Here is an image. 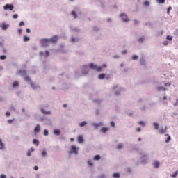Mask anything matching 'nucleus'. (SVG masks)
Instances as JSON below:
<instances>
[{
    "instance_id": "63",
    "label": "nucleus",
    "mask_w": 178,
    "mask_h": 178,
    "mask_svg": "<svg viewBox=\"0 0 178 178\" xmlns=\"http://www.w3.org/2000/svg\"><path fill=\"white\" fill-rule=\"evenodd\" d=\"M26 33H30V29L29 28L26 29Z\"/></svg>"
},
{
    "instance_id": "58",
    "label": "nucleus",
    "mask_w": 178,
    "mask_h": 178,
    "mask_svg": "<svg viewBox=\"0 0 178 178\" xmlns=\"http://www.w3.org/2000/svg\"><path fill=\"white\" fill-rule=\"evenodd\" d=\"M134 24H138V21L137 19L134 20Z\"/></svg>"
},
{
    "instance_id": "25",
    "label": "nucleus",
    "mask_w": 178,
    "mask_h": 178,
    "mask_svg": "<svg viewBox=\"0 0 178 178\" xmlns=\"http://www.w3.org/2000/svg\"><path fill=\"white\" fill-rule=\"evenodd\" d=\"M71 15H73L74 19H77V14L76 13V11H72V12L71 13Z\"/></svg>"
},
{
    "instance_id": "38",
    "label": "nucleus",
    "mask_w": 178,
    "mask_h": 178,
    "mask_svg": "<svg viewBox=\"0 0 178 178\" xmlns=\"http://www.w3.org/2000/svg\"><path fill=\"white\" fill-rule=\"evenodd\" d=\"M156 2L158 3H163L165 2V0H156Z\"/></svg>"
},
{
    "instance_id": "34",
    "label": "nucleus",
    "mask_w": 178,
    "mask_h": 178,
    "mask_svg": "<svg viewBox=\"0 0 178 178\" xmlns=\"http://www.w3.org/2000/svg\"><path fill=\"white\" fill-rule=\"evenodd\" d=\"M178 175V171H176L173 175H171V177L176 178Z\"/></svg>"
},
{
    "instance_id": "18",
    "label": "nucleus",
    "mask_w": 178,
    "mask_h": 178,
    "mask_svg": "<svg viewBox=\"0 0 178 178\" xmlns=\"http://www.w3.org/2000/svg\"><path fill=\"white\" fill-rule=\"evenodd\" d=\"M24 81H28L29 83H31V79H30V76H24Z\"/></svg>"
},
{
    "instance_id": "51",
    "label": "nucleus",
    "mask_w": 178,
    "mask_h": 178,
    "mask_svg": "<svg viewBox=\"0 0 178 178\" xmlns=\"http://www.w3.org/2000/svg\"><path fill=\"white\" fill-rule=\"evenodd\" d=\"M17 32L18 34H22V29H18Z\"/></svg>"
},
{
    "instance_id": "61",
    "label": "nucleus",
    "mask_w": 178,
    "mask_h": 178,
    "mask_svg": "<svg viewBox=\"0 0 178 178\" xmlns=\"http://www.w3.org/2000/svg\"><path fill=\"white\" fill-rule=\"evenodd\" d=\"M39 54H40V56H42V55H44V52H42V51H40Z\"/></svg>"
},
{
    "instance_id": "29",
    "label": "nucleus",
    "mask_w": 178,
    "mask_h": 178,
    "mask_svg": "<svg viewBox=\"0 0 178 178\" xmlns=\"http://www.w3.org/2000/svg\"><path fill=\"white\" fill-rule=\"evenodd\" d=\"M144 40H145V38L141 37L138 40V42H144Z\"/></svg>"
},
{
    "instance_id": "2",
    "label": "nucleus",
    "mask_w": 178,
    "mask_h": 178,
    "mask_svg": "<svg viewBox=\"0 0 178 178\" xmlns=\"http://www.w3.org/2000/svg\"><path fill=\"white\" fill-rule=\"evenodd\" d=\"M70 148V151L69 152L70 155H72V154H74V155H79V149H80V148L76 147V145H72Z\"/></svg>"
},
{
    "instance_id": "53",
    "label": "nucleus",
    "mask_w": 178,
    "mask_h": 178,
    "mask_svg": "<svg viewBox=\"0 0 178 178\" xmlns=\"http://www.w3.org/2000/svg\"><path fill=\"white\" fill-rule=\"evenodd\" d=\"M171 85H172V83H165V87H168V86H171Z\"/></svg>"
},
{
    "instance_id": "62",
    "label": "nucleus",
    "mask_w": 178,
    "mask_h": 178,
    "mask_svg": "<svg viewBox=\"0 0 178 178\" xmlns=\"http://www.w3.org/2000/svg\"><path fill=\"white\" fill-rule=\"evenodd\" d=\"M70 141H71V143H73V141H74V138H70Z\"/></svg>"
},
{
    "instance_id": "30",
    "label": "nucleus",
    "mask_w": 178,
    "mask_h": 178,
    "mask_svg": "<svg viewBox=\"0 0 178 178\" xmlns=\"http://www.w3.org/2000/svg\"><path fill=\"white\" fill-rule=\"evenodd\" d=\"M102 133H106V132H107V131H108V128H106V127H102Z\"/></svg>"
},
{
    "instance_id": "43",
    "label": "nucleus",
    "mask_w": 178,
    "mask_h": 178,
    "mask_svg": "<svg viewBox=\"0 0 178 178\" xmlns=\"http://www.w3.org/2000/svg\"><path fill=\"white\" fill-rule=\"evenodd\" d=\"M44 136H48V130L45 129L44 131Z\"/></svg>"
},
{
    "instance_id": "33",
    "label": "nucleus",
    "mask_w": 178,
    "mask_h": 178,
    "mask_svg": "<svg viewBox=\"0 0 178 178\" xmlns=\"http://www.w3.org/2000/svg\"><path fill=\"white\" fill-rule=\"evenodd\" d=\"M137 59H138V56H137V55H134V56H132V60H137Z\"/></svg>"
},
{
    "instance_id": "40",
    "label": "nucleus",
    "mask_w": 178,
    "mask_h": 178,
    "mask_svg": "<svg viewBox=\"0 0 178 178\" xmlns=\"http://www.w3.org/2000/svg\"><path fill=\"white\" fill-rule=\"evenodd\" d=\"M170 140H172V138L168 136V137L167 138V140H165V143H169Z\"/></svg>"
},
{
    "instance_id": "28",
    "label": "nucleus",
    "mask_w": 178,
    "mask_h": 178,
    "mask_svg": "<svg viewBox=\"0 0 178 178\" xmlns=\"http://www.w3.org/2000/svg\"><path fill=\"white\" fill-rule=\"evenodd\" d=\"M166 40H168V41H172L173 40V36L167 35Z\"/></svg>"
},
{
    "instance_id": "44",
    "label": "nucleus",
    "mask_w": 178,
    "mask_h": 178,
    "mask_svg": "<svg viewBox=\"0 0 178 178\" xmlns=\"http://www.w3.org/2000/svg\"><path fill=\"white\" fill-rule=\"evenodd\" d=\"M19 26L20 27H22V26H24V22L22 21L19 24Z\"/></svg>"
},
{
    "instance_id": "48",
    "label": "nucleus",
    "mask_w": 178,
    "mask_h": 178,
    "mask_svg": "<svg viewBox=\"0 0 178 178\" xmlns=\"http://www.w3.org/2000/svg\"><path fill=\"white\" fill-rule=\"evenodd\" d=\"M0 178H6V175H5V174H1Z\"/></svg>"
},
{
    "instance_id": "35",
    "label": "nucleus",
    "mask_w": 178,
    "mask_h": 178,
    "mask_svg": "<svg viewBox=\"0 0 178 178\" xmlns=\"http://www.w3.org/2000/svg\"><path fill=\"white\" fill-rule=\"evenodd\" d=\"M0 59L1 60H5V59H6V56H5V55L1 56Z\"/></svg>"
},
{
    "instance_id": "46",
    "label": "nucleus",
    "mask_w": 178,
    "mask_h": 178,
    "mask_svg": "<svg viewBox=\"0 0 178 178\" xmlns=\"http://www.w3.org/2000/svg\"><path fill=\"white\" fill-rule=\"evenodd\" d=\"M111 127H115V122L113 121L111 122Z\"/></svg>"
},
{
    "instance_id": "50",
    "label": "nucleus",
    "mask_w": 178,
    "mask_h": 178,
    "mask_svg": "<svg viewBox=\"0 0 178 178\" xmlns=\"http://www.w3.org/2000/svg\"><path fill=\"white\" fill-rule=\"evenodd\" d=\"M136 131L138 133H140V131H141V128H140V127L136 128Z\"/></svg>"
},
{
    "instance_id": "22",
    "label": "nucleus",
    "mask_w": 178,
    "mask_h": 178,
    "mask_svg": "<svg viewBox=\"0 0 178 178\" xmlns=\"http://www.w3.org/2000/svg\"><path fill=\"white\" fill-rule=\"evenodd\" d=\"M113 177H114V178H120V174H119V173H113Z\"/></svg>"
},
{
    "instance_id": "19",
    "label": "nucleus",
    "mask_w": 178,
    "mask_h": 178,
    "mask_svg": "<svg viewBox=\"0 0 178 178\" xmlns=\"http://www.w3.org/2000/svg\"><path fill=\"white\" fill-rule=\"evenodd\" d=\"M0 149H3V148H5V145L2 143V139H0Z\"/></svg>"
},
{
    "instance_id": "17",
    "label": "nucleus",
    "mask_w": 178,
    "mask_h": 178,
    "mask_svg": "<svg viewBox=\"0 0 178 178\" xmlns=\"http://www.w3.org/2000/svg\"><path fill=\"white\" fill-rule=\"evenodd\" d=\"M18 74H21V76H25L26 71L25 70H19L18 71Z\"/></svg>"
},
{
    "instance_id": "23",
    "label": "nucleus",
    "mask_w": 178,
    "mask_h": 178,
    "mask_svg": "<svg viewBox=\"0 0 178 178\" xmlns=\"http://www.w3.org/2000/svg\"><path fill=\"white\" fill-rule=\"evenodd\" d=\"M86 124H87V122H86V121H83V122L79 123L80 127H84V126H86Z\"/></svg>"
},
{
    "instance_id": "27",
    "label": "nucleus",
    "mask_w": 178,
    "mask_h": 178,
    "mask_svg": "<svg viewBox=\"0 0 178 178\" xmlns=\"http://www.w3.org/2000/svg\"><path fill=\"white\" fill-rule=\"evenodd\" d=\"M24 41L25 42H27V41H30V38H29L28 36L24 35Z\"/></svg>"
},
{
    "instance_id": "37",
    "label": "nucleus",
    "mask_w": 178,
    "mask_h": 178,
    "mask_svg": "<svg viewBox=\"0 0 178 178\" xmlns=\"http://www.w3.org/2000/svg\"><path fill=\"white\" fill-rule=\"evenodd\" d=\"M42 156H47V152L45 150H43L42 152Z\"/></svg>"
},
{
    "instance_id": "13",
    "label": "nucleus",
    "mask_w": 178,
    "mask_h": 178,
    "mask_svg": "<svg viewBox=\"0 0 178 178\" xmlns=\"http://www.w3.org/2000/svg\"><path fill=\"white\" fill-rule=\"evenodd\" d=\"M8 27H9V25L6 24L5 23L2 24V25H1L2 30H6V29H8Z\"/></svg>"
},
{
    "instance_id": "47",
    "label": "nucleus",
    "mask_w": 178,
    "mask_h": 178,
    "mask_svg": "<svg viewBox=\"0 0 178 178\" xmlns=\"http://www.w3.org/2000/svg\"><path fill=\"white\" fill-rule=\"evenodd\" d=\"M27 156H31V152L29 150L27 152Z\"/></svg>"
},
{
    "instance_id": "9",
    "label": "nucleus",
    "mask_w": 178,
    "mask_h": 178,
    "mask_svg": "<svg viewBox=\"0 0 178 178\" xmlns=\"http://www.w3.org/2000/svg\"><path fill=\"white\" fill-rule=\"evenodd\" d=\"M160 165H161V163H159V161H154L153 163V165L156 168H159Z\"/></svg>"
},
{
    "instance_id": "7",
    "label": "nucleus",
    "mask_w": 178,
    "mask_h": 178,
    "mask_svg": "<svg viewBox=\"0 0 178 178\" xmlns=\"http://www.w3.org/2000/svg\"><path fill=\"white\" fill-rule=\"evenodd\" d=\"M77 141L79 144H83V143H84V138L81 135L77 136Z\"/></svg>"
},
{
    "instance_id": "24",
    "label": "nucleus",
    "mask_w": 178,
    "mask_h": 178,
    "mask_svg": "<svg viewBox=\"0 0 178 178\" xmlns=\"http://www.w3.org/2000/svg\"><path fill=\"white\" fill-rule=\"evenodd\" d=\"M157 90H159V91H162V90H163V91H166V88H163V86H159L157 88Z\"/></svg>"
},
{
    "instance_id": "42",
    "label": "nucleus",
    "mask_w": 178,
    "mask_h": 178,
    "mask_svg": "<svg viewBox=\"0 0 178 178\" xmlns=\"http://www.w3.org/2000/svg\"><path fill=\"white\" fill-rule=\"evenodd\" d=\"M144 5H145V6H149V1H145V2H144Z\"/></svg>"
},
{
    "instance_id": "45",
    "label": "nucleus",
    "mask_w": 178,
    "mask_h": 178,
    "mask_svg": "<svg viewBox=\"0 0 178 178\" xmlns=\"http://www.w3.org/2000/svg\"><path fill=\"white\" fill-rule=\"evenodd\" d=\"M45 55H46V58H48V56H49V51H45Z\"/></svg>"
},
{
    "instance_id": "21",
    "label": "nucleus",
    "mask_w": 178,
    "mask_h": 178,
    "mask_svg": "<svg viewBox=\"0 0 178 178\" xmlns=\"http://www.w3.org/2000/svg\"><path fill=\"white\" fill-rule=\"evenodd\" d=\"M19 86V81H15L13 83V87L15 88V87H18Z\"/></svg>"
},
{
    "instance_id": "20",
    "label": "nucleus",
    "mask_w": 178,
    "mask_h": 178,
    "mask_svg": "<svg viewBox=\"0 0 178 178\" xmlns=\"http://www.w3.org/2000/svg\"><path fill=\"white\" fill-rule=\"evenodd\" d=\"M153 125L154 126L155 130H158V129H159V124H158L156 122H154Z\"/></svg>"
},
{
    "instance_id": "6",
    "label": "nucleus",
    "mask_w": 178,
    "mask_h": 178,
    "mask_svg": "<svg viewBox=\"0 0 178 178\" xmlns=\"http://www.w3.org/2000/svg\"><path fill=\"white\" fill-rule=\"evenodd\" d=\"M120 16V17H122V22H130V19H129L127 15L121 14Z\"/></svg>"
},
{
    "instance_id": "56",
    "label": "nucleus",
    "mask_w": 178,
    "mask_h": 178,
    "mask_svg": "<svg viewBox=\"0 0 178 178\" xmlns=\"http://www.w3.org/2000/svg\"><path fill=\"white\" fill-rule=\"evenodd\" d=\"M8 123H13V120H8Z\"/></svg>"
},
{
    "instance_id": "12",
    "label": "nucleus",
    "mask_w": 178,
    "mask_h": 178,
    "mask_svg": "<svg viewBox=\"0 0 178 178\" xmlns=\"http://www.w3.org/2000/svg\"><path fill=\"white\" fill-rule=\"evenodd\" d=\"M33 144H34L36 147H38L40 145V141L37 139H33Z\"/></svg>"
},
{
    "instance_id": "57",
    "label": "nucleus",
    "mask_w": 178,
    "mask_h": 178,
    "mask_svg": "<svg viewBox=\"0 0 178 178\" xmlns=\"http://www.w3.org/2000/svg\"><path fill=\"white\" fill-rule=\"evenodd\" d=\"M29 151H30L31 152H34V151H35L34 147L31 148V149H30Z\"/></svg>"
},
{
    "instance_id": "3",
    "label": "nucleus",
    "mask_w": 178,
    "mask_h": 178,
    "mask_svg": "<svg viewBox=\"0 0 178 178\" xmlns=\"http://www.w3.org/2000/svg\"><path fill=\"white\" fill-rule=\"evenodd\" d=\"M40 42L42 45V47H48V45H49V44H51L49 42V39H42L40 40Z\"/></svg>"
},
{
    "instance_id": "14",
    "label": "nucleus",
    "mask_w": 178,
    "mask_h": 178,
    "mask_svg": "<svg viewBox=\"0 0 178 178\" xmlns=\"http://www.w3.org/2000/svg\"><path fill=\"white\" fill-rule=\"evenodd\" d=\"M41 112L44 115H51V111H46L44 108H41Z\"/></svg>"
},
{
    "instance_id": "55",
    "label": "nucleus",
    "mask_w": 178,
    "mask_h": 178,
    "mask_svg": "<svg viewBox=\"0 0 178 178\" xmlns=\"http://www.w3.org/2000/svg\"><path fill=\"white\" fill-rule=\"evenodd\" d=\"M10 115V113L9 111H7L6 113V116L8 117Z\"/></svg>"
},
{
    "instance_id": "39",
    "label": "nucleus",
    "mask_w": 178,
    "mask_h": 178,
    "mask_svg": "<svg viewBox=\"0 0 178 178\" xmlns=\"http://www.w3.org/2000/svg\"><path fill=\"white\" fill-rule=\"evenodd\" d=\"M88 165L89 166H93L94 164L92 163V162H91V161L89 160V161H88Z\"/></svg>"
},
{
    "instance_id": "36",
    "label": "nucleus",
    "mask_w": 178,
    "mask_h": 178,
    "mask_svg": "<svg viewBox=\"0 0 178 178\" xmlns=\"http://www.w3.org/2000/svg\"><path fill=\"white\" fill-rule=\"evenodd\" d=\"M171 9H172V6L168 7V10H167L168 15H170V10H171Z\"/></svg>"
},
{
    "instance_id": "49",
    "label": "nucleus",
    "mask_w": 178,
    "mask_h": 178,
    "mask_svg": "<svg viewBox=\"0 0 178 178\" xmlns=\"http://www.w3.org/2000/svg\"><path fill=\"white\" fill-rule=\"evenodd\" d=\"M169 44V41H165L163 42V45L166 46V45H168Z\"/></svg>"
},
{
    "instance_id": "16",
    "label": "nucleus",
    "mask_w": 178,
    "mask_h": 178,
    "mask_svg": "<svg viewBox=\"0 0 178 178\" xmlns=\"http://www.w3.org/2000/svg\"><path fill=\"white\" fill-rule=\"evenodd\" d=\"M54 134L56 136H59L60 134V131L59 129H54Z\"/></svg>"
},
{
    "instance_id": "32",
    "label": "nucleus",
    "mask_w": 178,
    "mask_h": 178,
    "mask_svg": "<svg viewBox=\"0 0 178 178\" xmlns=\"http://www.w3.org/2000/svg\"><path fill=\"white\" fill-rule=\"evenodd\" d=\"M138 124H139L140 126L144 127V126H145V122H144L143 121H139V122H138Z\"/></svg>"
},
{
    "instance_id": "64",
    "label": "nucleus",
    "mask_w": 178,
    "mask_h": 178,
    "mask_svg": "<svg viewBox=\"0 0 178 178\" xmlns=\"http://www.w3.org/2000/svg\"><path fill=\"white\" fill-rule=\"evenodd\" d=\"M0 47H3V43L2 42H0Z\"/></svg>"
},
{
    "instance_id": "4",
    "label": "nucleus",
    "mask_w": 178,
    "mask_h": 178,
    "mask_svg": "<svg viewBox=\"0 0 178 178\" xmlns=\"http://www.w3.org/2000/svg\"><path fill=\"white\" fill-rule=\"evenodd\" d=\"M50 44H56L58 42V35H54L51 38L49 39Z\"/></svg>"
},
{
    "instance_id": "54",
    "label": "nucleus",
    "mask_w": 178,
    "mask_h": 178,
    "mask_svg": "<svg viewBox=\"0 0 178 178\" xmlns=\"http://www.w3.org/2000/svg\"><path fill=\"white\" fill-rule=\"evenodd\" d=\"M122 55H125V54H127V51L123 50V51H122Z\"/></svg>"
},
{
    "instance_id": "60",
    "label": "nucleus",
    "mask_w": 178,
    "mask_h": 178,
    "mask_svg": "<svg viewBox=\"0 0 178 178\" xmlns=\"http://www.w3.org/2000/svg\"><path fill=\"white\" fill-rule=\"evenodd\" d=\"M38 170V166H35L34 167V170Z\"/></svg>"
},
{
    "instance_id": "11",
    "label": "nucleus",
    "mask_w": 178,
    "mask_h": 178,
    "mask_svg": "<svg viewBox=\"0 0 178 178\" xmlns=\"http://www.w3.org/2000/svg\"><path fill=\"white\" fill-rule=\"evenodd\" d=\"M166 131V127L165 128H161L159 131V133H160V134H165V132Z\"/></svg>"
},
{
    "instance_id": "5",
    "label": "nucleus",
    "mask_w": 178,
    "mask_h": 178,
    "mask_svg": "<svg viewBox=\"0 0 178 178\" xmlns=\"http://www.w3.org/2000/svg\"><path fill=\"white\" fill-rule=\"evenodd\" d=\"M14 6L12 4H6L3 7L4 10H13Z\"/></svg>"
},
{
    "instance_id": "52",
    "label": "nucleus",
    "mask_w": 178,
    "mask_h": 178,
    "mask_svg": "<svg viewBox=\"0 0 178 178\" xmlns=\"http://www.w3.org/2000/svg\"><path fill=\"white\" fill-rule=\"evenodd\" d=\"M140 63L141 65H144V63H145V61H144V59L140 60Z\"/></svg>"
},
{
    "instance_id": "41",
    "label": "nucleus",
    "mask_w": 178,
    "mask_h": 178,
    "mask_svg": "<svg viewBox=\"0 0 178 178\" xmlns=\"http://www.w3.org/2000/svg\"><path fill=\"white\" fill-rule=\"evenodd\" d=\"M17 17H19V15H18L17 14H14V15H13V19H17Z\"/></svg>"
},
{
    "instance_id": "15",
    "label": "nucleus",
    "mask_w": 178,
    "mask_h": 178,
    "mask_svg": "<svg viewBox=\"0 0 178 178\" xmlns=\"http://www.w3.org/2000/svg\"><path fill=\"white\" fill-rule=\"evenodd\" d=\"M105 79V74H100L98 76V79L99 80H104Z\"/></svg>"
},
{
    "instance_id": "31",
    "label": "nucleus",
    "mask_w": 178,
    "mask_h": 178,
    "mask_svg": "<svg viewBox=\"0 0 178 178\" xmlns=\"http://www.w3.org/2000/svg\"><path fill=\"white\" fill-rule=\"evenodd\" d=\"M117 148L118 149H122V148H123V144L122 143L118 144Z\"/></svg>"
},
{
    "instance_id": "10",
    "label": "nucleus",
    "mask_w": 178,
    "mask_h": 178,
    "mask_svg": "<svg viewBox=\"0 0 178 178\" xmlns=\"http://www.w3.org/2000/svg\"><path fill=\"white\" fill-rule=\"evenodd\" d=\"M31 85V87L33 89L35 90V88H38V86L35 85L34 83H33V81H31V83H29Z\"/></svg>"
},
{
    "instance_id": "26",
    "label": "nucleus",
    "mask_w": 178,
    "mask_h": 178,
    "mask_svg": "<svg viewBox=\"0 0 178 178\" xmlns=\"http://www.w3.org/2000/svg\"><path fill=\"white\" fill-rule=\"evenodd\" d=\"M99 159H101V156H99L98 154L95 156V157H94L95 161H99Z\"/></svg>"
},
{
    "instance_id": "1",
    "label": "nucleus",
    "mask_w": 178,
    "mask_h": 178,
    "mask_svg": "<svg viewBox=\"0 0 178 178\" xmlns=\"http://www.w3.org/2000/svg\"><path fill=\"white\" fill-rule=\"evenodd\" d=\"M89 67L90 69H92L93 70H97V72H101V70H102V67L103 68L106 67V64H103L101 67V66H97L94 65V63H90L89 64Z\"/></svg>"
},
{
    "instance_id": "59",
    "label": "nucleus",
    "mask_w": 178,
    "mask_h": 178,
    "mask_svg": "<svg viewBox=\"0 0 178 178\" xmlns=\"http://www.w3.org/2000/svg\"><path fill=\"white\" fill-rule=\"evenodd\" d=\"M106 79L107 80H109V79H111V75H108V76L106 77Z\"/></svg>"
},
{
    "instance_id": "8",
    "label": "nucleus",
    "mask_w": 178,
    "mask_h": 178,
    "mask_svg": "<svg viewBox=\"0 0 178 178\" xmlns=\"http://www.w3.org/2000/svg\"><path fill=\"white\" fill-rule=\"evenodd\" d=\"M40 125H39V124H38L36 125V127H35V129H34V132L35 133H40Z\"/></svg>"
}]
</instances>
